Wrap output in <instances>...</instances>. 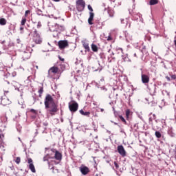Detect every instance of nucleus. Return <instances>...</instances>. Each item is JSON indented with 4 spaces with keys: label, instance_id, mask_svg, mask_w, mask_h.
Listing matches in <instances>:
<instances>
[{
    "label": "nucleus",
    "instance_id": "nucleus-28",
    "mask_svg": "<svg viewBox=\"0 0 176 176\" xmlns=\"http://www.w3.org/2000/svg\"><path fill=\"white\" fill-rule=\"evenodd\" d=\"M30 13H31L30 10H26L25 12V17H27V16H28V14H30Z\"/></svg>",
    "mask_w": 176,
    "mask_h": 176
},
{
    "label": "nucleus",
    "instance_id": "nucleus-3",
    "mask_svg": "<svg viewBox=\"0 0 176 176\" xmlns=\"http://www.w3.org/2000/svg\"><path fill=\"white\" fill-rule=\"evenodd\" d=\"M50 151L53 153H55L54 156H52V155L50 154H47L43 157V162H47L49 159H55V160H57L58 162H61V160H63V154L60 153V151H57L55 148H51Z\"/></svg>",
    "mask_w": 176,
    "mask_h": 176
},
{
    "label": "nucleus",
    "instance_id": "nucleus-18",
    "mask_svg": "<svg viewBox=\"0 0 176 176\" xmlns=\"http://www.w3.org/2000/svg\"><path fill=\"white\" fill-rule=\"evenodd\" d=\"M7 21L4 18L0 19V25H6Z\"/></svg>",
    "mask_w": 176,
    "mask_h": 176
},
{
    "label": "nucleus",
    "instance_id": "nucleus-30",
    "mask_svg": "<svg viewBox=\"0 0 176 176\" xmlns=\"http://www.w3.org/2000/svg\"><path fill=\"white\" fill-rule=\"evenodd\" d=\"M170 78H171V79L175 80L176 79V75L175 74L170 75Z\"/></svg>",
    "mask_w": 176,
    "mask_h": 176
},
{
    "label": "nucleus",
    "instance_id": "nucleus-5",
    "mask_svg": "<svg viewBox=\"0 0 176 176\" xmlns=\"http://www.w3.org/2000/svg\"><path fill=\"white\" fill-rule=\"evenodd\" d=\"M33 41L36 44L42 43V38H41L39 34H38V31H36V30H34L33 32Z\"/></svg>",
    "mask_w": 176,
    "mask_h": 176
},
{
    "label": "nucleus",
    "instance_id": "nucleus-45",
    "mask_svg": "<svg viewBox=\"0 0 176 176\" xmlns=\"http://www.w3.org/2000/svg\"><path fill=\"white\" fill-rule=\"evenodd\" d=\"M95 176H98V174H96Z\"/></svg>",
    "mask_w": 176,
    "mask_h": 176
},
{
    "label": "nucleus",
    "instance_id": "nucleus-16",
    "mask_svg": "<svg viewBox=\"0 0 176 176\" xmlns=\"http://www.w3.org/2000/svg\"><path fill=\"white\" fill-rule=\"evenodd\" d=\"M91 47L94 52H98V47H97L96 44H91Z\"/></svg>",
    "mask_w": 176,
    "mask_h": 176
},
{
    "label": "nucleus",
    "instance_id": "nucleus-38",
    "mask_svg": "<svg viewBox=\"0 0 176 176\" xmlns=\"http://www.w3.org/2000/svg\"><path fill=\"white\" fill-rule=\"evenodd\" d=\"M134 57H137V54H134Z\"/></svg>",
    "mask_w": 176,
    "mask_h": 176
},
{
    "label": "nucleus",
    "instance_id": "nucleus-25",
    "mask_svg": "<svg viewBox=\"0 0 176 176\" xmlns=\"http://www.w3.org/2000/svg\"><path fill=\"white\" fill-rule=\"evenodd\" d=\"M83 116H87V118H89L90 117V111L84 112Z\"/></svg>",
    "mask_w": 176,
    "mask_h": 176
},
{
    "label": "nucleus",
    "instance_id": "nucleus-13",
    "mask_svg": "<svg viewBox=\"0 0 176 176\" xmlns=\"http://www.w3.org/2000/svg\"><path fill=\"white\" fill-rule=\"evenodd\" d=\"M1 103L3 105H9V104H10V100H9V99L2 98L1 99Z\"/></svg>",
    "mask_w": 176,
    "mask_h": 176
},
{
    "label": "nucleus",
    "instance_id": "nucleus-21",
    "mask_svg": "<svg viewBox=\"0 0 176 176\" xmlns=\"http://www.w3.org/2000/svg\"><path fill=\"white\" fill-rule=\"evenodd\" d=\"M108 13L110 17H113V14H115V12L112 10H109Z\"/></svg>",
    "mask_w": 176,
    "mask_h": 176
},
{
    "label": "nucleus",
    "instance_id": "nucleus-4",
    "mask_svg": "<svg viewBox=\"0 0 176 176\" xmlns=\"http://www.w3.org/2000/svg\"><path fill=\"white\" fill-rule=\"evenodd\" d=\"M76 8L78 12H83L86 8V2L85 0H77L76 1Z\"/></svg>",
    "mask_w": 176,
    "mask_h": 176
},
{
    "label": "nucleus",
    "instance_id": "nucleus-27",
    "mask_svg": "<svg viewBox=\"0 0 176 176\" xmlns=\"http://www.w3.org/2000/svg\"><path fill=\"white\" fill-rule=\"evenodd\" d=\"M107 41L108 42H110V41H113V38L112 36H111V34L107 36Z\"/></svg>",
    "mask_w": 176,
    "mask_h": 176
},
{
    "label": "nucleus",
    "instance_id": "nucleus-24",
    "mask_svg": "<svg viewBox=\"0 0 176 176\" xmlns=\"http://www.w3.org/2000/svg\"><path fill=\"white\" fill-rule=\"evenodd\" d=\"M129 116H130V109H127L126 111V119H129Z\"/></svg>",
    "mask_w": 176,
    "mask_h": 176
},
{
    "label": "nucleus",
    "instance_id": "nucleus-9",
    "mask_svg": "<svg viewBox=\"0 0 176 176\" xmlns=\"http://www.w3.org/2000/svg\"><path fill=\"white\" fill-rule=\"evenodd\" d=\"M117 150L118 153L122 157H125L126 155V150L124 149V147H123V145H119L117 147Z\"/></svg>",
    "mask_w": 176,
    "mask_h": 176
},
{
    "label": "nucleus",
    "instance_id": "nucleus-31",
    "mask_svg": "<svg viewBox=\"0 0 176 176\" xmlns=\"http://www.w3.org/2000/svg\"><path fill=\"white\" fill-rule=\"evenodd\" d=\"M114 166L116 168H119V164H118V162H114Z\"/></svg>",
    "mask_w": 176,
    "mask_h": 176
},
{
    "label": "nucleus",
    "instance_id": "nucleus-39",
    "mask_svg": "<svg viewBox=\"0 0 176 176\" xmlns=\"http://www.w3.org/2000/svg\"><path fill=\"white\" fill-rule=\"evenodd\" d=\"M1 162L3 160V158L2 157H1Z\"/></svg>",
    "mask_w": 176,
    "mask_h": 176
},
{
    "label": "nucleus",
    "instance_id": "nucleus-42",
    "mask_svg": "<svg viewBox=\"0 0 176 176\" xmlns=\"http://www.w3.org/2000/svg\"><path fill=\"white\" fill-rule=\"evenodd\" d=\"M120 50H121L122 52H123V49L121 48Z\"/></svg>",
    "mask_w": 176,
    "mask_h": 176
},
{
    "label": "nucleus",
    "instance_id": "nucleus-14",
    "mask_svg": "<svg viewBox=\"0 0 176 176\" xmlns=\"http://www.w3.org/2000/svg\"><path fill=\"white\" fill-rule=\"evenodd\" d=\"M84 49H85L86 52H90V47H89V43L84 42L82 43Z\"/></svg>",
    "mask_w": 176,
    "mask_h": 176
},
{
    "label": "nucleus",
    "instance_id": "nucleus-17",
    "mask_svg": "<svg viewBox=\"0 0 176 176\" xmlns=\"http://www.w3.org/2000/svg\"><path fill=\"white\" fill-rule=\"evenodd\" d=\"M159 3V0H150L149 5L153 6V5H157Z\"/></svg>",
    "mask_w": 176,
    "mask_h": 176
},
{
    "label": "nucleus",
    "instance_id": "nucleus-7",
    "mask_svg": "<svg viewBox=\"0 0 176 176\" xmlns=\"http://www.w3.org/2000/svg\"><path fill=\"white\" fill-rule=\"evenodd\" d=\"M79 109V104L78 102L73 101L72 104H69V109L71 112H76Z\"/></svg>",
    "mask_w": 176,
    "mask_h": 176
},
{
    "label": "nucleus",
    "instance_id": "nucleus-11",
    "mask_svg": "<svg viewBox=\"0 0 176 176\" xmlns=\"http://www.w3.org/2000/svg\"><path fill=\"white\" fill-rule=\"evenodd\" d=\"M142 83H149V76L146 74H142Z\"/></svg>",
    "mask_w": 176,
    "mask_h": 176
},
{
    "label": "nucleus",
    "instance_id": "nucleus-33",
    "mask_svg": "<svg viewBox=\"0 0 176 176\" xmlns=\"http://www.w3.org/2000/svg\"><path fill=\"white\" fill-rule=\"evenodd\" d=\"M30 112H32V113H36V110H35L34 109H31Z\"/></svg>",
    "mask_w": 176,
    "mask_h": 176
},
{
    "label": "nucleus",
    "instance_id": "nucleus-47",
    "mask_svg": "<svg viewBox=\"0 0 176 176\" xmlns=\"http://www.w3.org/2000/svg\"><path fill=\"white\" fill-rule=\"evenodd\" d=\"M36 68H38V66H36Z\"/></svg>",
    "mask_w": 176,
    "mask_h": 176
},
{
    "label": "nucleus",
    "instance_id": "nucleus-40",
    "mask_svg": "<svg viewBox=\"0 0 176 176\" xmlns=\"http://www.w3.org/2000/svg\"><path fill=\"white\" fill-rule=\"evenodd\" d=\"M20 30H24V28H20Z\"/></svg>",
    "mask_w": 176,
    "mask_h": 176
},
{
    "label": "nucleus",
    "instance_id": "nucleus-34",
    "mask_svg": "<svg viewBox=\"0 0 176 176\" xmlns=\"http://www.w3.org/2000/svg\"><path fill=\"white\" fill-rule=\"evenodd\" d=\"M166 79H167L168 82H170V80H171V78H170V77L166 76Z\"/></svg>",
    "mask_w": 176,
    "mask_h": 176
},
{
    "label": "nucleus",
    "instance_id": "nucleus-20",
    "mask_svg": "<svg viewBox=\"0 0 176 176\" xmlns=\"http://www.w3.org/2000/svg\"><path fill=\"white\" fill-rule=\"evenodd\" d=\"M119 118L122 122V123H124V124H127V122L126 121L124 118H123L122 116H119Z\"/></svg>",
    "mask_w": 176,
    "mask_h": 176
},
{
    "label": "nucleus",
    "instance_id": "nucleus-32",
    "mask_svg": "<svg viewBox=\"0 0 176 176\" xmlns=\"http://www.w3.org/2000/svg\"><path fill=\"white\" fill-rule=\"evenodd\" d=\"M79 112L80 115H82V116L85 115V111H83V109L80 110Z\"/></svg>",
    "mask_w": 176,
    "mask_h": 176
},
{
    "label": "nucleus",
    "instance_id": "nucleus-6",
    "mask_svg": "<svg viewBox=\"0 0 176 176\" xmlns=\"http://www.w3.org/2000/svg\"><path fill=\"white\" fill-rule=\"evenodd\" d=\"M58 46L60 50H64L69 46V44L67 40H60L58 42Z\"/></svg>",
    "mask_w": 176,
    "mask_h": 176
},
{
    "label": "nucleus",
    "instance_id": "nucleus-46",
    "mask_svg": "<svg viewBox=\"0 0 176 176\" xmlns=\"http://www.w3.org/2000/svg\"><path fill=\"white\" fill-rule=\"evenodd\" d=\"M24 54H27V53L25 52Z\"/></svg>",
    "mask_w": 176,
    "mask_h": 176
},
{
    "label": "nucleus",
    "instance_id": "nucleus-10",
    "mask_svg": "<svg viewBox=\"0 0 176 176\" xmlns=\"http://www.w3.org/2000/svg\"><path fill=\"white\" fill-rule=\"evenodd\" d=\"M80 171L82 175H87L90 173V169L86 166H82L80 167Z\"/></svg>",
    "mask_w": 176,
    "mask_h": 176
},
{
    "label": "nucleus",
    "instance_id": "nucleus-15",
    "mask_svg": "<svg viewBox=\"0 0 176 176\" xmlns=\"http://www.w3.org/2000/svg\"><path fill=\"white\" fill-rule=\"evenodd\" d=\"M38 93L39 94L38 96L40 98H41L42 97V94H43V85H42L41 87H39Z\"/></svg>",
    "mask_w": 176,
    "mask_h": 176
},
{
    "label": "nucleus",
    "instance_id": "nucleus-19",
    "mask_svg": "<svg viewBox=\"0 0 176 176\" xmlns=\"http://www.w3.org/2000/svg\"><path fill=\"white\" fill-rule=\"evenodd\" d=\"M25 23H27V19H25V16L22 18L21 24V25H25Z\"/></svg>",
    "mask_w": 176,
    "mask_h": 176
},
{
    "label": "nucleus",
    "instance_id": "nucleus-36",
    "mask_svg": "<svg viewBox=\"0 0 176 176\" xmlns=\"http://www.w3.org/2000/svg\"><path fill=\"white\" fill-rule=\"evenodd\" d=\"M52 1H54V2H60V1L61 0H52Z\"/></svg>",
    "mask_w": 176,
    "mask_h": 176
},
{
    "label": "nucleus",
    "instance_id": "nucleus-29",
    "mask_svg": "<svg viewBox=\"0 0 176 176\" xmlns=\"http://www.w3.org/2000/svg\"><path fill=\"white\" fill-rule=\"evenodd\" d=\"M58 58L60 61H63V62L65 61V59H64V58H62L60 56H58Z\"/></svg>",
    "mask_w": 176,
    "mask_h": 176
},
{
    "label": "nucleus",
    "instance_id": "nucleus-26",
    "mask_svg": "<svg viewBox=\"0 0 176 176\" xmlns=\"http://www.w3.org/2000/svg\"><path fill=\"white\" fill-rule=\"evenodd\" d=\"M88 9L89 10V13H93L94 10L91 5H88Z\"/></svg>",
    "mask_w": 176,
    "mask_h": 176
},
{
    "label": "nucleus",
    "instance_id": "nucleus-12",
    "mask_svg": "<svg viewBox=\"0 0 176 176\" xmlns=\"http://www.w3.org/2000/svg\"><path fill=\"white\" fill-rule=\"evenodd\" d=\"M93 20H94V13L89 12V17L88 19V23L89 25H93Z\"/></svg>",
    "mask_w": 176,
    "mask_h": 176
},
{
    "label": "nucleus",
    "instance_id": "nucleus-23",
    "mask_svg": "<svg viewBox=\"0 0 176 176\" xmlns=\"http://www.w3.org/2000/svg\"><path fill=\"white\" fill-rule=\"evenodd\" d=\"M21 162V159L20 158V157H17L16 158L15 163H16V164H20Z\"/></svg>",
    "mask_w": 176,
    "mask_h": 176
},
{
    "label": "nucleus",
    "instance_id": "nucleus-22",
    "mask_svg": "<svg viewBox=\"0 0 176 176\" xmlns=\"http://www.w3.org/2000/svg\"><path fill=\"white\" fill-rule=\"evenodd\" d=\"M155 136L157 138H162V133L159 131H155Z\"/></svg>",
    "mask_w": 176,
    "mask_h": 176
},
{
    "label": "nucleus",
    "instance_id": "nucleus-2",
    "mask_svg": "<svg viewBox=\"0 0 176 176\" xmlns=\"http://www.w3.org/2000/svg\"><path fill=\"white\" fill-rule=\"evenodd\" d=\"M65 69V65L61 62H57L53 67L48 70L49 78H53L54 75H61Z\"/></svg>",
    "mask_w": 176,
    "mask_h": 176
},
{
    "label": "nucleus",
    "instance_id": "nucleus-1",
    "mask_svg": "<svg viewBox=\"0 0 176 176\" xmlns=\"http://www.w3.org/2000/svg\"><path fill=\"white\" fill-rule=\"evenodd\" d=\"M44 104L45 109L50 113L52 116H54L56 112H58V105L54 102V99L52 97V95L47 94L45 96Z\"/></svg>",
    "mask_w": 176,
    "mask_h": 176
},
{
    "label": "nucleus",
    "instance_id": "nucleus-8",
    "mask_svg": "<svg viewBox=\"0 0 176 176\" xmlns=\"http://www.w3.org/2000/svg\"><path fill=\"white\" fill-rule=\"evenodd\" d=\"M28 163L29 164V168L32 173H36L35 166L34 165V161L32 158L28 157Z\"/></svg>",
    "mask_w": 176,
    "mask_h": 176
},
{
    "label": "nucleus",
    "instance_id": "nucleus-41",
    "mask_svg": "<svg viewBox=\"0 0 176 176\" xmlns=\"http://www.w3.org/2000/svg\"><path fill=\"white\" fill-rule=\"evenodd\" d=\"M48 164H49V167H50V162H48Z\"/></svg>",
    "mask_w": 176,
    "mask_h": 176
},
{
    "label": "nucleus",
    "instance_id": "nucleus-44",
    "mask_svg": "<svg viewBox=\"0 0 176 176\" xmlns=\"http://www.w3.org/2000/svg\"><path fill=\"white\" fill-rule=\"evenodd\" d=\"M37 27H39V23H38Z\"/></svg>",
    "mask_w": 176,
    "mask_h": 176
},
{
    "label": "nucleus",
    "instance_id": "nucleus-37",
    "mask_svg": "<svg viewBox=\"0 0 176 176\" xmlns=\"http://www.w3.org/2000/svg\"><path fill=\"white\" fill-rule=\"evenodd\" d=\"M51 170H54V166H52V167L51 168Z\"/></svg>",
    "mask_w": 176,
    "mask_h": 176
},
{
    "label": "nucleus",
    "instance_id": "nucleus-35",
    "mask_svg": "<svg viewBox=\"0 0 176 176\" xmlns=\"http://www.w3.org/2000/svg\"><path fill=\"white\" fill-rule=\"evenodd\" d=\"M8 93H9V91L4 90V96H6Z\"/></svg>",
    "mask_w": 176,
    "mask_h": 176
},
{
    "label": "nucleus",
    "instance_id": "nucleus-43",
    "mask_svg": "<svg viewBox=\"0 0 176 176\" xmlns=\"http://www.w3.org/2000/svg\"><path fill=\"white\" fill-rule=\"evenodd\" d=\"M1 138H2V136L0 135V140H1Z\"/></svg>",
    "mask_w": 176,
    "mask_h": 176
}]
</instances>
